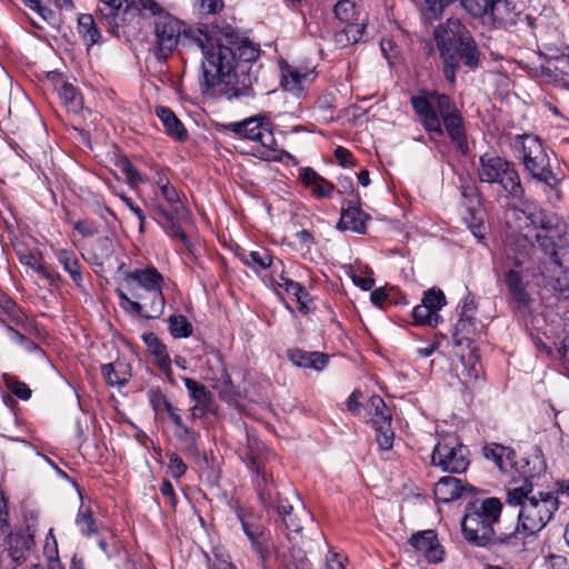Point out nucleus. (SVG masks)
<instances>
[{"label":"nucleus","instance_id":"obj_1","mask_svg":"<svg viewBox=\"0 0 569 569\" xmlns=\"http://www.w3.org/2000/svg\"><path fill=\"white\" fill-rule=\"evenodd\" d=\"M154 34L156 48L163 58L176 49L181 36L201 50L202 77L199 83L203 93L224 83L231 84L226 91L229 100L254 97L252 84L258 80L260 44L241 36L231 26L220 30L207 24L182 29L180 20L164 13L154 20Z\"/></svg>","mask_w":569,"mask_h":569},{"label":"nucleus","instance_id":"obj_2","mask_svg":"<svg viewBox=\"0 0 569 569\" xmlns=\"http://www.w3.org/2000/svg\"><path fill=\"white\" fill-rule=\"evenodd\" d=\"M506 501L510 507H518L517 522L511 527L510 535L505 536L507 543L521 550L529 537L536 536L551 521L560 502L555 491L532 490L525 488H507Z\"/></svg>","mask_w":569,"mask_h":569},{"label":"nucleus","instance_id":"obj_3","mask_svg":"<svg viewBox=\"0 0 569 569\" xmlns=\"http://www.w3.org/2000/svg\"><path fill=\"white\" fill-rule=\"evenodd\" d=\"M421 96L410 98L411 107L422 128L435 137H443L445 132L462 154L469 150L467 130L461 112L455 101L446 93L422 91Z\"/></svg>","mask_w":569,"mask_h":569},{"label":"nucleus","instance_id":"obj_4","mask_svg":"<svg viewBox=\"0 0 569 569\" xmlns=\"http://www.w3.org/2000/svg\"><path fill=\"white\" fill-rule=\"evenodd\" d=\"M501 511L502 503L495 497L468 502L461 520L465 540L471 546L495 551L515 550V545L505 540V536L510 535L511 527L500 525Z\"/></svg>","mask_w":569,"mask_h":569},{"label":"nucleus","instance_id":"obj_5","mask_svg":"<svg viewBox=\"0 0 569 569\" xmlns=\"http://www.w3.org/2000/svg\"><path fill=\"white\" fill-rule=\"evenodd\" d=\"M241 459L251 473V482L259 501L266 509L273 508L279 496L271 470V461L276 455L254 437L247 435V447Z\"/></svg>","mask_w":569,"mask_h":569},{"label":"nucleus","instance_id":"obj_6","mask_svg":"<svg viewBox=\"0 0 569 569\" xmlns=\"http://www.w3.org/2000/svg\"><path fill=\"white\" fill-rule=\"evenodd\" d=\"M513 147L521 153L523 167L532 179L546 186V193L550 201H559L562 198L561 179L551 170L549 157L540 139L528 134H518L515 138Z\"/></svg>","mask_w":569,"mask_h":569},{"label":"nucleus","instance_id":"obj_7","mask_svg":"<svg viewBox=\"0 0 569 569\" xmlns=\"http://www.w3.org/2000/svg\"><path fill=\"white\" fill-rule=\"evenodd\" d=\"M477 173L480 182L498 184L512 199L521 200L525 197L516 164L500 156L489 152L481 154Z\"/></svg>","mask_w":569,"mask_h":569},{"label":"nucleus","instance_id":"obj_8","mask_svg":"<svg viewBox=\"0 0 569 569\" xmlns=\"http://www.w3.org/2000/svg\"><path fill=\"white\" fill-rule=\"evenodd\" d=\"M439 56L442 61V72L446 80L453 84L455 83V67L456 59L450 52L452 49L458 47L466 41L472 39L471 32L458 18H449L445 23L439 24L433 31Z\"/></svg>","mask_w":569,"mask_h":569},{"label":"nucleus","instance_id":"obj_9","mask_svg":"<svg viewBox=\"0 0 569 569\" xmlns=\"http://www.w3.org/2000/svg\"><path fill=\"white\" fill-rule=\"evenodd\" d=\"M470 450L457 437L440 440L431 453V465L442 472L463 473L470 466Z\"/></svg>","mask_w":569,"mask_h":569},{"label":"nucleus","instance_id":"obj_10","mask_svg":"<svg viewBox=\"0 0 569 569\" xmlns=\"http://www.w3.org/2000/svg\"><path fill=\"white\" fill-rule=\"evenodd\" d=\"M124 280L129 286L134 284L143 289L147 298L150 299V313L151 318H159L166 306V299L162 292L164 284L163 276L154 267H147L144 269H136L133 271L123 272Z\"/></svg>","mask_w":569,"mask_h":569},{"label":"nucleus","instance_id":"obj_11","mask_svg":"<svg viewBox=\"0 0 569 569\" xmlns=\"http://www.w3.org/2000/svg\"><path fill=\"white\" fill-rule=\"evenodd\" d=\"M459 319L452 332L453 343L457 347H470L471 342L483 329L480 320L476 319L475 315L478 309L476 297L468 292L459 303Z\"/></svg>","mask_w":569,"mask_h":569},{"label":"nucleus","instance_id":"obj_12","mask_svg":"<svg viewBox=\"0 0 569 569\" xmlns=\"http://www.w3.org/2000/svg\"><path fill=\"white\" fill-rule=\"evenodd\" d=\"M547 465L542 451L538 447L532 448L523 457L515 458L509 472L512 473L511 477L515 485L521 483L512 488H525L530 485L532 490H535L538 485L537 480L545 475Z\"/></svg>","mask_w":569,"mask_h":569},{"label":"nucleus","instance_id":"obj_13","mask_svg":"<svg viewBox=\"0 0 569 569\" xmlns=\"http://www.w3.org/2000/svg\"><path fill=\"white\" fill-rule=\"evenodd\" d=\"M446 305L445 293L437 288H431L423 293L420 305L412 309L415 325L436 328L441 321L439 311Z\"/></svg>","mask_w":569,"mask_h":569},{"label":"nucleus","instance_id":"obj_14","mask_svg":"<svg viewBox=\"0 0 569 569\" xmlns=\"http://www.w3.org/2000/svg\"><path fill=\"white\" fill-rule=\"evenodd\" d=\"M126 7L122 9V0H99L97 14L99 20L104 23L109 31L114 34H120V29L123 27L128 17H133L138 11L134 2L124 0Z\"/></svg>","mask_w":569,"mask_h":569},{"label":"nucleus","instance_id":"obj_15","mask_svg":"<svg viewBox=\"0 0 569 569\" xmlns=\"http://www.w3.org/2000/svg\"><path fill=\"white\" fill-rule=\"evenodd\" d=\"M183 383L190 399L194 402L189 409V421L191 423L197 419H203L209 415L217 413L214 397L203 383L192 378H183Z\"/></svg>","mask_w":569,"mask_h":569},{"label":"nucleus","instance_id":"obj_16","mask_svg":"<svg viewBox=\"0 0 569 569\" xmlns=\"http://www.w3.org/2000/svg\"><path fill=\"white\" fill-rule=\"evenodd\" d=\"M369 220H371V217L360 208V197L356 193L353 199L342 201L337 229L366 234Z\"/></svg>","mask_w":569,"mask_h":569},{"label":"nucleus","instance_id":"obj_17","mask_svg":"<svg viewBox=\"0 0 569 569\" xmlns=\"http://www.w3.org/2000/svg\"><path fill=\"white\" fill-rule=\"evenodd\" d=\"M237 517L241 523L244 535L251 542L253 550L262 561L266 560L269 556V549L267 545L268 538L263 526L251 510L241 508L237 510Z\"/></svg>","mask_w":569,"mask_h":569},{"label":"nucleus","instance_id":"obj_18","mask_svg":"<svg viewBox=\"0 0 569 569\" xmlns=\"http://www.w3.org/2000/svg\"><path fill=\"white\" fill-rule=\"evenodd\" d=\"M252 156L263 161H291L295 164L297 163V159L291 153L281 149L278 146V142L272 131L271 121L269 122V126H267L266 129L263 130L262 136L258 141V144L253 147Z\"/></svg>","mask_w":569,"mask_h":569},{"label":"nucleus","instance_id":"obj_19","mask_svg":"<svg viewBox=\"0 0 569 569\" xmlns=\"http://www.w3.org/2000/svg\"><path fill=\"white\" fill-rule=\"evenodd\" d=\"M409 543L429 563H439L443 560L445 550L439 542L437 532L432 529L413 533L409 539Z\"/></svg>","mask_w":569,"mask_h":569},{"label":"nucleus","instance_id":"obj_20","mask_svg":"<svg viewBox=\"0 0 569 569\" xmlns=\"http://www.w3.org/2000/svg\"><path fill=\"white\" fill-rule=\"evenodd\" d=\"M562 236V231L536 233L535 239L541 249V251L549 257V263L552 267V271L559 269L560 273H566L569 270V260H565V256L569 252H565L562 258L559 257L558 241Z\"/></svg>","mask_w":569,"mask_h":569},{"label":"nucleus","instance_id":"obj_21","mask_svg":"<svg viewBox=\"0 0 569 569\" xmlns=\"http://www.w3.org/2000/svg\"><path fill=\"white\" fill-rule=\"evenodd\" d=\"M269 122L270 120L267 116H256L241 121L222 124V129L224 131H230L240 138L258 143L263 130L269 126Z\"/></svg>","mask_w":569,"mask_h":569},{"label":"nucleus","instance_id":"obj_22","mask_svg":"<svg viewBox=\"0 0 569 569\" xmlns=\"http://www.w3.org/2000/svg\"><path fill=\"white\" fill-rule=\"evenodd\" d=\"M473 490L475 488L471 485L462 483V481L456 477L445 476L436 482L433 493L439 502L449 503Z\"/></svg>","mask_w":569,"mask_h":569},{"label":"nucleus","instance_id":"obj_23","mask_svg":"<svg viewBox=\"0 0 569 569\" xmlns=\"http://www.w3.org/2000/svg\"><path fill=\"white\" fill-rule=\"evenodd\" d=\"M8 557L11 559L10 569H16L26 561L27 555L34 545L33 532H30V528H28L27 531L11 533L8 537Z\"/></svg>","mask_w":569,"mask_h":569},{"label":"nucleus","instance_id":"obj_24","mask_svg":"<svg viewBox=\"0 0 569 569\" xmlns=\"http://www.w3.org/2000/svg\"><path fill=\"white\" fill-rule=\"evenodd\" d=\"M483 22L495 28L513 26L517 23L516 8L509 0H491Z\"/></svg>","mask_w":569,"mask_h":569},{"label":"nucleus","instance_id":"obj_25","mask_svg":"<svg viewBox=\"0 0 569 569\" xmlns=\"http://www.w3.org/2000/svg\"><path fill=\"white\" fill-rule=\"evenodd\" d=\"M299 178L305 187L311 189L312 196L315 198L330 199L333 196L336 186L331 181L320 176L313 168H301Z\"/></svg>","mask_w":569,"mask_h":569},{"label":"nucleus","instance_id":"obj_26","mask_svg":"<svg viewBox=\"0 0 569 569\" xmlns=\"http://www.w3.org/2000/svg\"><path fill=\"white\" fill-rule=\"evenodd\" d=\"M481 451L483 458L492 461L501 472L507 473L512 468L516 458V451L512 448L497 442H488L483 445Z\"/></svg>","mask_w":569,"mask_h":569},{"label":"nucleus","instance_id":"obj_27","mask_svg":"<svg viewBox=\"0 0 569 569\" xmlns=\"http://www.w3.org/2000/svg\"><path fill=\"white\" fill-rule=\"evenodd\" d=\"M505 283L511 299L517 303L518 309L526 310L530 307L532 299L528 293L521 272L510 269L505 273Z\"/></svg>","mask_w":569,"mask_h":569},{"label":"nucleus","instance_id":"obj_28","mask_svg":"<svg viewBox=\"0 0 569 569\" xmlns=\"http://www.w3.org/2000/svg\"><path fill=\"white\" fill-rule=\"evenodd\" d=\"M287 355L290 361L299 368L321 371L328 365V356L319 351H306L295 348L289 349Z\"/></svg>","mask_w":569,"mask_h":569},{"label":"nucleus","instance_id":"obj_29","mask_svg":"<svg viewBox=\"0 0 569 569\" xmlns=\"http://www.w3.org/2000/svg\"><path fill=\"white\" fill-rule=\"evenodd\" d=\"M453 52H451L455 56L456 59V67H455V76L457 74V71L460 67V61L462 64L468 68L469 70H477L480 67L481 63V53L479 51V48L477 46L476 40L472 38L465 43L455 47L452 49Z\"/></svg>","mask_w":569,"mask_h":569},{"label":"nucleus","instance_id":"obj_30","mask_svg":"<svg viewBox=\"0 0 569 569\" xmlns=\"http://www.w3.org/2000/svg\"><path fill=\"white\" fill-rule=\"evenodd\" d=\"M156 172V183L159 187L162 197L170 206L171 210L176 213L177 218H182L187 212V209L182 203L177 189L170 183L168 177L166 176L162 169H157Z\"/></svg>","mask_w":569,"mask_h":569},{"label":"nucleus","instance_id":"obj_31","mask_svg":"<svg viewBox=\"0 0 569 569\" xmlns=\"http://www.w3.org/2000/svg\"><path fill=\"white\" fill-rule=\"evenodd\" d=\"M156 114L162 122L166 133L178 141H183L188 138V132L182 122L177 118L172 110L164 106L156 107Z\"/></svg>","mask_w":569,"mask_h":569},{"label":"nucleus","instance_id":"obj_32","mask_svg":"<svg viewBox=\"0 0 569 569\" xmlns=\"http://www.w3.org/2000/svg\"><path fill=\"white\" fill-rule=\"evenodd\" d=\"M56 258L62 266L63 270L70 276L72 282L77 288L83 289V274L81 264L76 253L72 250L59 249L56 251Z\"/></svg>","mask_w":569,"mask_h":569},{"label":"nucleus","instance_id":"obj_33","mask_svg":"<svg viewBox=\"0 0 569 569\" xmlns=\"http://www.w3.org/2000/svg\"><path fill=\"white\" fill-rule=\"evenodd\" d=\"M20 262L47 279L50 284H58L62 281L61 274L54 268L41 262L39 253L28 251L20 256Z\"/></svg>","mask_w":569,"mask_h":569},{"label":"nucleus","instance_id":"obj_34","mask_svg":"<svg viewBox=\"0 0 569 569\" xmlns=\"http://www.w3.org/2000/svg\"><path fill=\"white\" fill-rule=\"evenodd\" d=\"M365 410L370 417V423L372 427H378L387 423H391L392 415L387 407L385 400L378 396H371L365 405Z\"/></svg>","mask_w":569,"mask_h":569},{"label":"nucleus","instance_id":"obj_35","mask_svg":"<svg viewBox=\"0 0 569 569\" xmlns=\"http://www.w3.org/2000/svg\"><path fill=\"white\" fill-rule=\"evenodd\" d=\"M530 224L537 230L536 233L562 231L559 219L556 214L547 213L542 209L529 212L527 216Z\"/></svg>","mask_w":569,"mask_h":569},{"label":"nucleus","instance_id":"obj_36","mask_svg":"<svg viewBox=\"0 0 569 569\" xmlns=\"http://www.w3.org/2000/svg\"><path fill=\"white\" fill-rule=\"evenodd\" d=\"M116 251V242L112 238L101 237L96 240L92 246L91 257L89 262L103 267L106 262H110Z\"/></svg>","mask_w":569,"mask_h":569},{"label":"nucleus","instance_id":"obj_37","mask_svg":"<svg viewBox=\"0 0 569 569\" xmlns=\"http://www.w3.org/2000/svg\"><path fill=\"white\" fill-rule=\"evenodd\" d=\"M0 311L8 316L11 322L24 330L32 326L24 311L6 293H0Z\"/></svg>","mask_w":569,"mask_h":569},{"label":"nucleus","instance_id":"obj_38","mask_svg":"<svg viewBox=\"0 0 569 569\" xmlns=\"http://www.w3.org/2000/svg\"><path fill=\"white\" fill-rule=\"evenodd\" d=\"M281 73L282 88L296 96H300L303 91L302 82L309 74L290 64H286L282 68Z\"/></svg>","mask_w":569,"mask_h":569},{"label":"nucleus","instance_id":"obj_39","mask_svg":"<svg viewBox=\"0 0 569 569\" xmlns=\"http://www.w3.org/2000/svg\"><path fill=\"white\" fill-rule=\"evenodd\" d=\"M174 438L182 445V451L184 455L191 458H196L199 456V439L200 433L192 426H188L187 428L173 431Z\"/></svg>","mask_w":569,"mask_h":569},{"label":"nucleus","instance_id":"obj_40","mask_svg":"<svg viewBox=\"0 0 569 569\" xmlns=\"http://www.w3.org/2000/svg\"><path fill=\"white\" fill-rule=\"evenodd\" d=\"M78 32L87 46L100 42L101 33L92 14L82 13L78 17Z\"/></svg>","mask_w":569,"mask_h":569},{"label":"nucleus","instance_id":"obj_41","mask_svg":"<svg viewBox=\"0 0 569 569\" xmlns=\"http://www.w3.org/2000/svg\"><path fill=\"white\" fill-rule=\"evenodd\" d=\"M58 77L61 81V86L58 89V94L62 100L63 104L67 107L68 110L72 112L80 111L83 106L82 96L74 86L63 81L60 76Z\"/></svg>","mask_w":569,"mask_h":569},{"label":"nucleus","instance_id":"obj_42","mask_svg":"<svg viewBox=\"0 0 569 569\" xmlns=\"http://www.w3.org/2000/svg\"><path fill=\"white\" fill-rule=\"evenodd\" d=\"M168 329L176 339L188 338L193 332L191 322L183 315H172L168 319Z\"/></svg>","mask_w":569,"mask_h":569},{"label":"nucleus","instance_id":"obj_43","mask_svg":"<svg viewBox=\"0 0 569 569\" xmlns=\"http://www.w3.org/2000/svg\"><path fill=\"white\" fill-rule=\"evenodd\" d=\"M240 259L246 266L254 270H266L272 264V257L266 251H243Z\"/></svg>","mask_w":569,"mask_h":569},{"label":"nucleus","instance_id":"obj_44","mask_svg":"<svg viewBox=\"0 0 569 569\" xmlns=\"http://www.w3.org/2000/svg\"><path fill=\"white\" fill-rule=\"evenodd\" d=\"M122 365L107 363L101 366V373L106 382L111 387H122L128 382V375L126 370H120Z\"/></svg>","mask_w":569,"mask_h":569},{"label":"nucleus","instance_id":"obj_45","mask_svg":"<svg viewBox=\"0 0 569 569\" xmlns=\"http://www.w3.org/2000/svg\"><path fill=\"white\" fill-rule=\"evenodd\" d=\"M161 227L166 234L172 240L180 241L191 256H194V247L189 240L187 233L182 230L181 226L176 221V218L161 223Z\"/></svg>","mask_w":569,"mask_h":569},{"label":"nucleus","instance_id":"obj_46","mask_svg":"<svg viewBox=\"0 0 569 569\" xmlns=\"http://www.w3.org/2000/svg\"><path fill=\"white\" fill-rule=\"evenodd\" d=\"M76 525L83 536H92L98 531L91 509L82 503L76 517Z\"/></svg>","mask_w":569,"mask_h":569},{"label":"nucleus","instance_id":"obj_47","mask_svg":"<svg viewBox=\"0 0 569 569\" xmlns=\"http://www.w3.org/2000/svg\"><path fill=\"white\" fill-rule=\"evenodd\" d=\"M335 17L342 23L358 20L357 6L351 0H340L333 7Z\"/></svg>","mask_w":569,"mask_h":569},{"label":"nucleus","instance_id":"obj_48","mask_svg":"<svg viewBox=\"0 0 569 569\" xmlns=\"http://www.w3.org/2000/svg\"><path fill=\"white\" fill-rule=\"evenodd\" d=\"M459 2L471 17L483 21L486 14H488L491 0H459Z\"/></svg>","mask_w":569,"mask_h":569},{"label":"nucleus","instance_id":"obj_49","mask_svg":"<svg viewBox=\"0 0 569 569\" xmlns=\"http://www.w3.org/2000/svg\"><path fill=\"white\" fill-rule=\"evenodd\" d=\"M4 383L7 388L13 393L17 398L27 401L31 398L32 391L30 387L20 381L17 377L13 376H4Z\"/></svg>","mask_w":569,"mask_h":569},{"label":"nucleus","instance_id":"obj_50","mask_svg":"<svg viewBox=\"0 0 569 569\" xmlns=\"http://www.w3.org/2000/svg\"><path fill=\"white\" fill-rule=\"evenodd\" d=\"M118 168L126 176L127 181L130 186H138L143 183L146 180L139 172V170L132 164L128 158H121L118 163Z\"/></svg>","mask_w":569,"mask_h":569},{"label":"nucleus","instance_id":"obj_51","mask_svg":"<svg viewBox=\"0 0 569 569\" xmlns=\"http://www.w3.org/2000/svg\"><path fill=\"white\" fill-rule=\"evenodd\" d=\"M376 431V441L381 450H390L393 446L395 432L391 423L372 427Z\"/></svg>","mask_w":569,"mask_h":569},{"label":"nucleus","instance_id":"obj_52","mask_svg":"<svg viewBox=\"0 0 569 569\" xmlns=\"http://www.w3.org/2000/svg\"><path fill=\"white\" fill-rule=\"evenodd\" d=\"M469 365L462 359L461 382L469 386L479 379L481 367L477 359L469 358Z\"/></svg>","mask_w":569,"mask_h":569},{"label":"nucleus","instance_id":"obj_53","mask_svg":"<svg viewBox=\"0 0 569 569\" xmlns=\"http://www.w3.org/2000/svg\"><path fill=\"white\" fill-rule=\"evenodd\" d=\"M166 456L169 460L168 472L170 476L176 480L183 477L188 470V466L184 463L182 458L174 451L167 452Z\"/></svg>","mask_w":569,"mask_h":569},{"label":"nucleus","instance_id":"obj_54","mask_svg":"<svg viewBox=\"0 0 569 569\" xmlns=\"http://www.w3.org/2000/svg\"><path fill=\"white\" fill-rule=\"evenodd\" d=\"M149 400L157 415L168 413L176 406L161 391L152 392Z\"/></svg>","mask_w":569,"mask_h":569},{"label":"nucleus","instance_id":"obj_55","mask_svg":"<svg viewBox=\"0 0 569 569\" xmlns=\"http://www.w3.org/2000/svg\"><path fill=\"white\" fill-rule=\"evenodd\" d=\"M133 296L138 299L129 301L130 308L138 315L142 316L146 319H152L148 315L151 312L150 310V299L147 298L146 295L133 293Z\"/></svg>","mask_w":569,"mask_h":569},{"label":"nucleus","instance_id":"obj_56","mask_svg":"<svg viewBox=\"0 0 569 569\" xmlns=\"http://www.w3.org/2000/svg\"><path fill=\"white\" fill-rule=\"evenodd\" d=\"M142 340L149 352L153 356H163V351L167 350V347L161 342L154 332H144L142 335Z\"/></svg>","mask_w":569,"mask_h":569},{"label":"nucleus","instance_id":"obj_57","mask_svg":"<svg viewBox=\"0 0 569 569\" xmlns=\"http://www.w3.org/2000/svg\"><path fill=\"white\" fill-rule=\"evenodd\" d=\"M335 158L337 162L343 167V168H353L356 167V160L351 153L350 150L346 149L345 147H337L335 149Z\"/></svg>","mask_w":569,"mask_h":569},{"label":"nucleus","instance_id":"obj_58","mask_svg":"<svg viewBox=\"0 0 569 569\" xmlns=\"http://www.w3.org/2000/svg\"><path fill=\"white\" fill-rule=\"evenodd\" d=\"M296 300L299 303V311L305 315L315 309L313 299L305 287H302L301 292L298 293Z\"/></svg>","mask_w":569,"mask_h":569},{"label":"nucleus","instance_id":"obj_59","mask_svg":"<svg viewBox=\"0 0 569 569\" xmlns=\"http://www.w3.org/2000/svg\"><path fill=\"white\" fill-rule=\"evenodd\" d=\"M73 229L78 231L82 237H91L98 232L96 223L90 220L74 221Z\"/></svg>","mask_w":569,"mask_h":569},{"label":"nucleus","instance_id":"obj_60","mask_svg":"<svg viewBox=\"0 0 569 569\" xmlns=\"http://www.w3.org/2000/svg\"><path fill=\"white\" fill-rule=\"evenodd\" d=\"M200 11L203 14H216L219 13L223 7V0H199Z\"/></svg>","mask_w":569,"mask_h":569},{"label":"nucleus","instance_id":"obj_61","mask_svg":"<svg viewBox=\"0 0 569 569\" xmlns=\"http://www.w3.org/2000/svg\"><path fill=\"white\" fill-rule=\"evenodd\" d=\"M346 31L348 32V36L351 40V42L355 44V43H358L363 34H365V30H366V24L363 22L361 23H346Z\"/></svg>","mask_w":569,"mask_h":569},{"label":"nucleus","instance_id":"obj_62","mask_svg":"<svg viewBox=\"0 0 569 569\" xmlns=\"http://www.w3.org/2000/svg\"><path fill=\"white\" fill-rule=\"evenodd\" d=\"M160 493L168 500L170 506L174 509L178 503L172 483L168 479H163L159 487Z\"/></svg>","mask_w":569,"mask_h":569},{"label":"nucleus","instance_id":"obj_63","mask_svg":"<svg viewBox=\"0 0 569 569\" xmlns=\"http://www.w3.org/2000/svg\"><path fill=\"white\" fill-rule=\"evenodd\" d=\"M171 425L173 426V431H179L184 428H187L189 425L183 420L181 415V409L174 406L168 413H167Z\"/></svg>","mask_w":569,"mask_h":569},{"label":"nucleus","instance_id":"obj_64","mask_svg":"<svg viewBox=\"0 0 569 569\" xmlns=\"http://www.w3.org/2000/svg\"><path fill=\"white\" fill-rule=\"evenodd\" d=\"M559 353L562 362L563 370L569 377V337H565L559 348Z\"/></svg>","mask_w":569,"mask_h":569}]
</instances>
